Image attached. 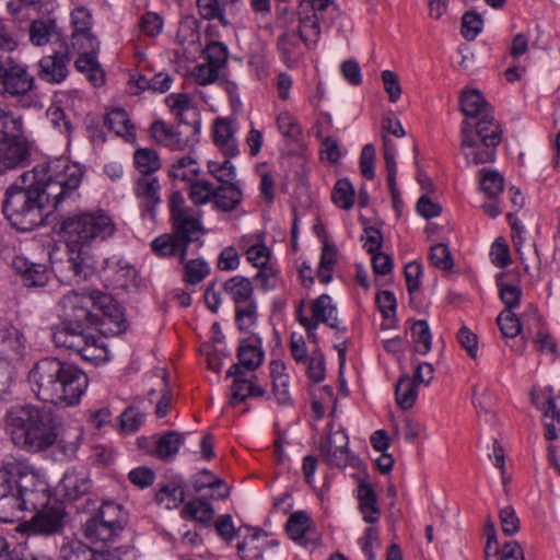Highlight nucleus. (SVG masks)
<instances>
[{"label": "nucleus", "instance_id": "nucleus-16", "mask_svg": "<svg viewBox=\"0 0 560 560\" xmlns=\"http://www.w3.org/2000/svg\"><path fill=\"white\" fill-rule=\"evenodd\" d=\"M35 513L30 522L24 524L32 533L48 536L58 533L62 528L65 511L61 504L48 505Z\"/></svg>", "mask_w": 560, "mask_h": 560}, {"label": "nucleus", "instance_id": "nucleus-32", "mask_svg": "<svg viewBox=\"0 0 560 560\" xmlns=\"http://www.w3.org/2000/svg\"><path fill=\"white\" fill-rule=\"evenodd\" d=\"M214 205L218 209L230 212L242 201V190L233 184H221L215 188Z\"/></svg>", "mask_w": 560, "mask_h": 560}, {"label": "nucleus", "instance_id": "nucleus-9", "mask_svg": "<svg viewBox=\"0 0 560 560\" xmlns=\"http://www.w3.org/2000/svg\"><path fill=\"white\" fill-rule=\"evenodd\" d=\"M127 523L128 514L122 506L116 502L106 501L101 505L97 514L86 521L84 534L92 542H112Z\"/></svg>", "mask_w": 560, "mask_h": 560}, {"label": "nucleus", "instance_id": "nucleus-31", "mask_svg": "<svg viewBox=\"0 0 560 560\" xmlns=\"http://www.w3.org/2000/svg\"><path fill=\"white\" fill-rule=\"evenodd\" d=\"M199 132L200 128L197 124L178 125L174 130L173 141L171 142V150H191L199 141Z\"/></svg>", "mask_w": 560, "mask_h": 560}, {"label": "nucleus", "instance_id": "nucleus-46", "mask_svg": "<svg viewBox=\"0 0 560 560\" xmlns=\"http://www.w3.org/2000/svg\"><path fill=\"white\" fill-rule=\"evenodd\" d=\"M336 264V247L325 243L322 248L317 277L323 283H328L332 278V269Z\"/></svg>", "mask_w": 560, "mask_h": 560}, {"label": "nucleus", "instance_id": "nucleus-51", "mask_svg": "<svg viewBox=\"0 0 560 560\" xmlns=\"http://www.w3.org/2000/svg\"><path fill=\"white\" fill-rule=\"evenodd\" d=\"M299 35L306 45L317 43L320 36V26L315 13L300 19Z\"/></svg>", "mask_w": 560, "mask_h": 560}, {"label": "nucleus", "instance_id": "nucleus-15", "mask_svg": "<svg viewBox=\"0 0 560 560\" xmlns=\"http://www.w3.org/2000/svg\"><path fill=\"white\" fill-rule=\"evenodd\" d=\"M171 220L173 234L183 243L182 261H184L187 256L189 243L198 241L205 234V229L201 223V212L197 209H190Z\"/></svg>", "mask_w": 560, "mask_h": 560}, {"label": "nucleus", "instance_id": "nucleus-27", "mask_svg": "<svg viewBox=\"0 0 560 560\" xmlns=\"http://www.w3.org/2000/svg\"><path fill=\"white\" fill-rule=\"evenodd\" d=\"M383 155L387 171V183L392 194L393 206L398 214L401 212L402 199L396 185L397 164L395 161V152L390 140L387 137L383 138Z\"/></svg>", "mask_w": 560, "mask_h": 560}, {"label": "nucleus", "instance_id": "nucleus-61", "mask_svg": "<svg viewBox=\"0 0 560 560\" xmlns=\"http://www.w3.org/2000/svg\"><path fill=\"white\" fill-rule=\"evenodd\" d=\"M47 117L51 125L59 130L60 133L70 137L73 130L71 120L65 110L59 106H50L47 109Z\"/></svg>", "mask_w": 560, "mask_h": 560}, {"label": "nucleus", "instance_id": "nucleus-19", "mask_svg": "<svg viewBox=\"0 0 560 560\" xmlns=\"http://www.w3.org/2000/svg\"><path fill=\"white\" fill-rule=\"evenodd\" d=\"M460 109L468 118H477L478 121L489 119L495 121L492 108L479 90H469L462 93Z\"/></svg>", "mask_w": 560, "mask_h": 560}, {"label": "nucleus", "instance_id": "nucleus-64", "mask_svg": "<svg viewBox=\"0 0 560 560\" xmlns=\"http://www.w3.org/2000/svg\"><path fill=\"white\" fill-rule=\"evenodd\" d=\"M49 279V272L46 266L42 264H32L30 270L24 276L23 283L26 287H44Z\"/></svg>", "mask_w": 560, "mask_h": 560}, {"label": "nucleus", "instance_id": "nucleus-13", "mask_svg": "<svg viewBox=\"0 0 560 560\" xmlns=\"http://www.w3.org/2000/svg\"><path fill=\"white\" fill-rule=\"evenodd\" d=\"M91 299H93V307L102 313V316L98 315L95 327L110 334H120L127 328L124 308L112 295L93 290Z\"/></svg>", "mask_w": 560, "mask_h": 560}, {"label": "nucleus", "instance_id": "nucleus-26", "mask_svg": "<svg viewBox=\"0 0 560 560\" xmlns=\"http://www.w3.org/2000/svg\"><path fill=\"white\" fill-rule=\"evenodd\" d=\"M91 479L85 469L70 468L61 479V487L66 497L70 500H77L86 494L91 489Z\"/></svg>", "mask_w": 560, "mask_h": 560}, {"label": "nucleus", "instance_id": "nucleus-4", "mask_svg": "<svg viewBox=\"0 0 560 560\" xmlns=\"http://www.w3.org/2000/svg\"><path fill=\"white\" fill-rule=\"evenodd\" d=\"M36 176V172L26 171L7 189L3 213L16 230H34L52 210Z\"/></svg>", "mask_w": 560, "mask_h": 560}, {"label": "nucleus", "instance_id": "nucleus-20", "mask_svg": "<svg viewBox=\"0 0 560 560\" xmlns=\"http://www.w3.org/2000/svg\"><path fill=\"white\" fill-rule=\"evenodd\" d=\"M25 509L23 508V500L15 478L11 482V489L3 491L0 495V520L7 523L14 522L24 517Z\"/></svg>", "mask_w": 560, "mask_h": 560}, {"label": "nucleus", "instance_id": "nucleus-39", "mask_svg": "<svg viewBox=\"0 0 560 560\" xmlns=\"http://www.w3.org/2000/svg\"><path fill=\"white\" fill-rule=\"evenodd\" d=\"M262 534L256 530L237 544V551L242 560H261L265 545L260 542Z\"/></svg>", "mask_w": 560, "mask_h": 560}, {"label": "nucleus", "instance_id": "nucleus-30", "mask_svg": "<svg viewBox=\"0 0 560 560\" xmlns=\"http://www.w3.org/2000/svg\"><path fill=\"white\" fill-rule=\"evenodd\" d=\"M237 358L240 366L247 370H256L262 364L264 361V351L260 347V341L258 339L244 340L237 350Z\"/></svg>", "mask_w": 560, "mask_h": 560}, {"label": "nucleus", "instance_id": "nucleus-55", "mask_svg": "<svg viewBox=\"0 0 560 560\" xmlns=\"http://www.w3.org/2000/svg\"><path fill=\"white\" fill-rule=\"evenodd\" d=\"M201 476H209V479H207V480H201V478H195L194 479V485L192 486H194V489L197 492H200L205 488H211V489L223 488V490L218 493L217 498L221 499V500H224V499H226L229 497L230 489H229V487L225 485V482L222 479L215 477L208 469H202L201 470Z\"/></svg>", "mask_w": 560, "mask_h": 560}, {"label": "nucleus", "instance_id": "nucleus-57", "mask_svg": "<svg viewBox=\"0 0 560 560\" xmlns=\"http://www.w3.org/2000/svg\"><path fill=\"white\" fill-rule=\"evenodd\" d=\"M245 306L236 305L235 320L240 330L248 331L254 326L257 317V305L254 301L246 302Z\"/></svg>", "mask_w": 560, "mask_h": 560}, {"label": "nucleus", "instance_id": "nucleus-7", "mask_svg": "<svg viewBox=\"0 0 560 560\" xmlns=\"http://www.w3.org/2000/svg\"><path fill=\"white\" fill-rule=\"evenodd\" d=\"M501 133L497 121L486 119L474 124L465 119L460 127V152L466 162L472 165L493 162Z\"/></svg>", "mask_w": 560, "mask_h": 560}, {"label": "nucleus", "instance_id": "nucleus-44", "mask_svg": "<svg viewBox=\"0 0 560 560\" xmlns=\"http://www.w3.org/2000/svg\"><path fill=\"white\" fill-rule=\"evenodd\" d=\"M215 188L208 180H198L197 178L189 183V198L197 205H206L214 199Z\"/></svg>", "mask_w": 560, "mask_h": 560}, {"label": "nucleus", "instance_id": "nucleus-43", "mask_svg": "<svg viewBox=\"0 0 560 560\" xmlns=\"http://www.w3.org/2000/svg\"><path fill=\"white\" fill-rule=\"evenodd\" d=\"M105 124L118 136H128L133 133V126L130 122L128 114L121 108H115L106 116Z\"/></svg>", "mask_w": 560, "mask_h": 560}, {"label": "nucleus", "instance_id": "nucleus-62", "mask_svg": "<svg viewBox=\"0 0 560 560\" xmlns=\"http://www.w3.org/2000/svg\"><path fill=\"white\" fill-rule=\"evenodd\" d=\"M209 271L210 269L206 261L192 259L185 265V279L190 284H197L206 278Z\"/></svg>", "mask_w": 560, "mask_h": 560}, {"label": "nucleus", "instance_id": "nucleus-14", "mask_svg": "<svg viewBox=\"0 0 560 560\" xmlns=\"http://www.w3.org/2000/svg\"><path fill=\"white\" fill-rule=\"evenodd\" d=\"M71 58L70 47L62 43L52 54L39 59L38 78L49 84L62 83L69 75Z\"/></svg>", "mask_w": 560, "mask_h": 560}, {"label": "nucleus", "instance_id": "nucleus-29", "mask_svg": "<svg viewBox=\"0 0 560 560\" xmlns=\"http://www.w3.org/2000/svg\"><path fill=\"white\" fill-rule=\"evenodd\" d=\"M532 404L544 412L545 418L560 421V394L555 396L552 387H546L540 394L532 392Z\"/></svg>", "mask_w": 560, "mask_h": 560}, {"label": "nucleus", "instance_id": "nucleus-58", "mask_svg": "<svg viewBox=\"0 0 560 560\" xmlns=\"http://www.w3.org/2000/svg\"><path fill=\"white\" fill-rule=\"evenodd\" d=\"M483 20L481 15L475 11L466 12L462 19V35L467 40H474L481 32Z\"/></svg>", "mask_w": 560, "mask_h": 560}, {"label": "nucleus", "instance_id": "nucleus-1", "mask_svg": "<svg viewBox=\"0 0 560 560\" xmlns=\"http://www.w3.org/2000/svg\"><path fill=\"white\" fill-rule=\"evenodd\" d=\"M68 259L65 262L70 276H65L69 283H81L93 273L92 258L88 247L93 242H103L113 236L115 223L103 210L78 212L65 217L60 222Z\"/></svg>", "mask_w": 560, "mask_h": 560}, {"label": "nucleus", "instance_id": "nucleus-37", "mask_svg": "<svg viewBox=\"0 0 560 560\" xmlns=\"http://www.w3.org/2000/svg\"><path fill=\"white\" fill-rule=\"evenodd\" d=\"M60 560H104L103 551H97L80 541L63 545L60 549Z\"/></svg>", "mask_w": 560, "mask_h": 560}, {"label": "nucleus", "instance_id": "nucleus-18", "mask_svg": "<svg viewBox=\"0 0 560 560\" xmlns=\"http://www.w3.org/2000/svg\"><path fill=\"white\" fill-rule=\"evenodd\" d=\"M287 533L291 539L301 546L315 545L317 534L310 515L304 511L294 512L288 520Z\"/></svg>", "mask_w": 560, "mask_h": 560}, {"label": "nucleus", "instance_id": "nucleus-53", "mask_svg": "<svg viewBox=\"0 0 560 560\" xmlns=\"http://www.w3.org/2000/svg\"><path fill=\"white\" fill-rule=\"evenodd\" d=\"M497 324L506 338H514L522 332L521 318L510 310H504L499 314Z\"/></svg>", "mask_w": 560, "mask_h": 560}, {"label": "nucleus", "instance_id": "nucleus-45", "mask_svg": "<svg viewBox=\"0 0 560 560\" xmlns=\"http://www.w3.org/2000/svg\"><path fill=\"white\" fill-rule=\"evenodd\" d=\"M411 336L417 343L416 351L427 354L432 347V335L427 320H417L411 326Z\"/></svg>", "mask_w": 560, "mask_h": 560}, {"label": "nucleus", "instance_id": "nucleus-17", "mask_svg": "<svg viewBox=\"0 0 560 560\" xmlns=\"http://www.w3.org/2000/svg\"><path fill=\"white\" fill-rule=\"evenodd\" d=\"M226 377H233L231 386V405L236 406L245 401L248 397H262L266 390L256 385L252 380L244 376V371L240 364H232L226 372Z\"/></svg>", "mask_w": 560, "mask_h": 560}, {"label": "nucleus", "instance_id": "nucleus-42", "mask_svg": "<svg viewBox=\"0 0 560 560\" xmlns=\"http://www.w3.org/2000/svg\"><path fill=\"white\" fill-rule=\"evenodd\" d=\"M182 242L172 233V234H163L155 240L152 241L151 247L152 250L162 256H174L179 255V259L182 260Z\"/></svg>", "mask_w": 560, "mask_h": 560}, {"label": "nucleus", "instance_id": "nucleus-21", "mask_svg": "<svg viewBox=\"0 0 560 560\" xmlns=\"http://www.w3.org/2000/svg\"><path fill=\"white\" fill-rule=\"evenodd\" d=\"M357 499L363 521L372 525L377 523L381 517V510L377 505V495L368 480H360L357 489Z\"/></svg>", "mask_w": 560, "mask_h": 560}, {"label": "nucleus", "instance_id": "nucleus-35", "mask_svg": "<svg viewBox=\"0 0 560 560\" xmlns=\"http://www.w3.org/2000/svg\"><path fill=\"white\" fill-rule=\"evenodd\" d=\"M184 442L185 435L183 433L168 431L156 441L154 453L156 457L163 460H170L178 453Z\"/></svg>", "mask_w": 560, "mask_h": 560}, {"label": "nucleus", "instance_id": "nucleus-47", "mask_svg": "<svg viewBox=\"0 0 560 560\" xmlns=\"http://www.w3.org/2000/svg\"><path fill=\"white\" fill-rule=\"evenodd\" d=\"M156 500L167 509L177 508L185 500L184 488L176 482H170L158 492Z\"/></svg>", "mask_w": 560, "mask_h": 560}, {"label": "nucleus", "instance_id": "nucleus-8", "mask_svg": "<svg viewBox=\"0 0 560 560\" xmlns=\"http://www.w3.org/2000/svg\"><path fill=\"white\" fill-rule=\"evenodd\" d=\"M36 90L35 77L28 67L12 57H5L0 63V95L15 100L22 108H42Z\"/></svg>", "mask_w": 560, "mask_h": 560}, {"label": "nucleus", "instance_id": "nucleus-48", "mask_svg": "<svg viewBox=\"0 0 560 560\" xmlns=\"http://www.w3.org/2000/svg\"><path fill=\"white\" fill-rule=\"evenodd\" d=\"M332 201L336 206L349 210L354 203V189L348 179H339L332 190Z\"/></svg>", "mask_w": 560, "mask_h": 560}, {"label": "nucleus", "instance_id": "nucleus-38", "mask_svg": "<svg viewBox=\"0 0 560 560\" xmlns=\"http://www.w3.org/2000/svg\"><path fill=\"white\" fill-rule=\"evenodd\" d=\"M212 505L203 498L189 501L182 511L184 518L190 517L201 524H209L213 517Z\"/></svg>", "mask_w": 560, "mask_h": 560}, {"label": "nucleus", "instance_id": "nucleus-40", "mask_svg": "<svg viewBox=\"0 0 560 560\" xmlns=\"http://www.w3.org/2000/svg\"><path fill=\"white\" fill-rule=\"evenodd\" d=\"M135 164L143 176H150L161 167L156 151L148 148L138 149L135 152Z\"/></svg>", "mask_w": 560, "mask_h": 560}, {"label": "nucleus", "instance_id": "nucleus-60", "mask_svg": "<svg viewBox=\"0 0 560 560\" xmlns=\"http://www.w3.org/2000/svg\"><path fill=\"white\" fill-rule=\"evenodd\" d=\"M277 125L281 135L290 140H295L301 135V127L296 118L289 112H282L278 115Z\"/></svg>", "mask_w": 560, "mask_h": 560}, {"label": "nucleus", "instance_id": "nucleus-10", "mask_svg": "<svg viewBox=\"0 0 560 560\" xmlns=\"http://www.w3.org/2000/svg\"><path fill=\"white\" fill-rule=\"evenodd\" d=\"M58 306L60 308V318L66 325H73L79 328L95 327L98 323V314L91 310L93 299L89 294L70 291L65 294Z\"/></svg>", "mask_w": 560, "mask_h": 560}, {"label": "nucleus", "instance_id": "nucleus-36", "mask_svg": "<svg viewBox=\"0 0 560 560\" xmlns=\"http://www.w3.org/2000/svg\"><path fill=\"white\" fill-rule=\"evenodd\" d=\"M200 173V165L198 161L189 153L176 160L170 171V176L174 179L190 183L197 178Z\"/></svg>", "mask_w": 560, "mask_h": 560}, {"label": "nucleus", "instance_id": "nucleus-52", "mask_svg": "<svg viewBox=\"0 0 560 560\" xmlns=\"http://www.w3.org/2000/svg\"><path fill=\"white\" fill-rule=\"evenodd\" d=\"M71 45L79 55L97 54L100 49V42L92 32L72 33Z\"/></svg>", "mask_w": 560, "mask_h": 560}, {"label": "nucleus", "instance_id": "nucleus-24", "mask_svg": "<svg viewBox=\"0 0 560 560\" xmlns=\"http://www.w3.org/2000/svg\"><path fill=\"white\" fill-rule=\"evenodd\" d=\"M160 183L154 176H142L137 180L135 194L149 215L154 218V209L161 202Z\"/></svg>", "mask_w": 560, "mask_h": 560}, {"label": "nucleus", "instance_id": "nucleus-56", "mask_svg": "<svg viewBox=\"0 0 560 560\" xmlns=\"http://www.w3.org/2000/svg\"><path fill=\"white\" fill-rule=\"evenodd\" d=\"M429 258L432 265L441 270H451L454 265L451 250L444 243L431 246Z\"/></svg>", "mask_w": 560, "mask_h": 560}, {"label": "nucleus", "instance_id": "nucleus-41", "mask_svg": "<svg viewBox=\"0 0 560 560\" xmlns=\"http://www.w3.org/2000/svg\"><path fill=\"white\" fill-rule=\"evenodd\" d=\"M8 541L0 536V560H52L44 555H36L25 545L15 546L12 551L8 552Z\"/></svg>", "mask_w": 560, "mask_h": 560}, {"label": "nucleus", "instance_id": "nucleus-11", "mask_svg": "<svg viewBox=\"0 0 560 560\" xmlns=\"http://www.w3.org/2000/svg\"><path fill=\"white\" fill-rule=\"evenodd\" d=\"M16 477L25 512H37L49 505V487L31 466L21 462L20 472Z\"/></svg>", "mask_w": 560, "mask_h": 560}, {"label": "nucleus", "instance_id": "nucleus-50", "mask_svg": "<svg viewBox=\"0 0 560 560\" xmlns=\"http://www.w3.org/2000/svg\"><path fill=\"white\" fill-rule=\"evenodd\" d=\"M482 176L480 180L482 191L489 198H497L500 192L503 190L504 178L503 176L494 171L483 168L481 171Z\"/></svg>", "mask_w": 560, "mask_h": 560}, {"label": "nucleus", "instance_id": "nucleus-3", "mask_svg": "<svg viewBox=\"0 0 560 560\" xmlns=\"http://www.w3.org/2000/svg\"><path fill=\"white\" fill-rule=\"evenodd\" d=\"M27 383L38 400L66 408L79 405L89 377L74 364L48 357L32 366Z\"/></svg>", "mask_w": 560, "mask_h": 560}, {"label": "nucleus", "instance_id": "nucleus-12", "mask_svg": "<svg viewBox=\"0 0 560 560\" xmlns=\"http://www.w3.org/2000/svg\"><path fill=\"white\" fill-rule=\"evenodd\" d=\"M329 434L322 438L319 453L323 460L329 467L343 469L354 465L357 456L349 448V436L345 430L331 431L332 424H328Z\"/></svg>", "mask_w": 560, "mask_h": 560}, {"label": "nucleus", "instance_id": "nucleus-49", "mask_svg": "<svg viewBox=\"0 0 560 560\" xmlns=\"http://www.w3.org/2000/svg\"><path fill=\"white\" fill-rule=\"evenodd\" d=\"M199 37V21L192 15L184 16L178 25L176 40L180 44H192Z\"/></svg>", "mask_w": 560, "mask_h": 560}, {"label": "nucleus", "instance_id": "nucleus-23", "mask_svg": "<svg viewBox=\"0 0 560 560\" xmlns=\"http://www.w3.org/2000/svg\"><path fill=\"white\" fill-rule=\"evenodd\" d=\"M85 329L73 325H66V323L61 322V325L52 332V340L57 347L78 353L81 347L86 345L88 337L90 336L85 334Z\"/></svg>", "mask_w": 560, "mask_h": 560}, {"label": "nucleus", "instance_id": "nucleus-2", "mask_svg": "<svg viewBox=\"0 0 560 560\" xmlns=\"http://www.w3.org/2000/svg\"><path fill=\"white\" fill-rule=\"evenodd\" d=\"M5 431L12 443L28 453L45 452L58 444L68 457H72L79 441H60L61 423L56 413L35 405L11 407L4 417Z\"/></svg>", "mask_w": 560, "mask_h": 560}, {"label": "nucleus", "instance_id": "nucleus-33", "mask_svg": "<svg viewBox=\"0 0 560 560\" xmlns=\"http://www.w3.org/2000/svg\"><path fill=\"white\" fill-rule=\"evenodd\" d=\"M395 396L396 402L401 409L412 408L418 397L417 382L412 381L408 374L401 375L395 386Z\"/></svg>", "mask_w": 560, "mask_h": 560}, {"label": "nucleus", "instance_id": "nucleus-63", "mask_svg": "<svg viewBox=\"0 0 560 560\" xmlns=\"http://www.w3.org/2000/svg\"><path fill=\"white\" fill-rule=\"evenodd\" d=\"M231 158H226V160L222 163L209 162L210 173L221 183V184H233V179L235 177V166L230 161Z\"/></svg>", "mask_w": 560, "mask_h": 560}, {"label": "nucleus", "instance_id": "nucleus-6", "mask_svg": "<svg viewBox=\"0 0 560 560\" xmlns=\"http://www.w3.org/2000/svg\"><path fill=\"white\" fill-rule=\"evenodd\" d=\"M24 132L22 115L0 102V175L30 162L31 142Z\"/></svg>", "mask_w": 560, "mask_h": 560}, {"label": "nucleus", "instance_id": "nucleus-22", "mask_svg": "<svg viewBox=\"0 0 560 560\" xmlns=\"http://www.w3.org/2000/svg\"><path fill=\"white\" fill-rule=\"evenodd\" d=\"M312 322H316V325L320 323L329 326L332 329L337 330L338 337L341 334L347 332V328H340L337 318V308L332 304V300L328 294L319 295L312 303Z\"/></svg>", "mask_w": 560, "mask_h": 560}, {"label": "nucleus", "instance_id": "nucleus-34", "mask_svg": "<svg viewBox=\"0 0 560 560\" xmlns=\"http://www.w3.org/2000/svg\"><path fill=\"white\" fill-rule=\"evenodd\" d=\"M223 289L236 305L253 301V284L248 278L235 276L224 282Z\"/></svg>", "mask_w": 560, "mask_h": 560}, {"label": "nucleus", "instance_id": "nucleus-28", "mask_svg": "<svg viewBox=\"0 0 560 560\" xmlns=\"http://www.w3.org/2000/svg\"><path fill=\"white\" fill-rule=\"evenodd\" d=\"M30 40L35 46L47 45L54 37L59 38L60 33L54 19L34 20L30 25Z\"/></svg>", "mask_w": 560, "mask_h": 560}, {"label": "nucleus", "instance_id": "nucleus-54", "mask_svg": "<svg viewBox=\"0 0 560 560\" xmlns=\"http://www.w3.org/2000/svg\"><path fill=\"white\" fill-rule=\"evenodd\" d=\"M306 372L308 378L313 383H320L326 377V364H325V355L320 351V349H314L312 351L308 361L306 362Z\"/></svg>", "mask_w": 560, "mask_h": 560}, {"label": "nucleus", "instance_id": "nucleus-59", "mask_svg": "<svg viewBox=\"0 0 560 560\" xmlns=\"http://www.w3.org/2000/svg\"><path fill=\"white\" fill-rule=\"evenodd\" d=\"M207 61L218 68L222 69L228 61L229 50L228 47L221 42H211L205 49Z\"/></svg>", "mask_w": 560, "mask_h": 560}, {"label": "nucleus", "instance_id": "nucleus-25", "mask_svg": "<svg viewBox=\"0 0 560 560\" xmlns=\"http://www.w3.org/2000/svg\"><path fill=\"white\" fill-rule=\"evenodd\" d=\"M213 141L226 158L238 155V144L234 137L231 121L225 118H217L213 122Z\"/></svg>", "mask_w": 560, "mask_h": 560}, {"label": "nucleus", "instance_id": "nucleus-5", "mask_svg": "<svg viewBox=\"0 0 560 560\" xmlns=\"http://www.w3.org/2000/svg\"><path fill=\"white\" fill-rule=\"evenodd\" d=\"M30 172H36L37 184L49 199L52 210L78 199V189L83 177L80 165L67 160H55L36 165Z\"/></svg>", "mask_w": 560, "mask_h": 560}]
</instances>
